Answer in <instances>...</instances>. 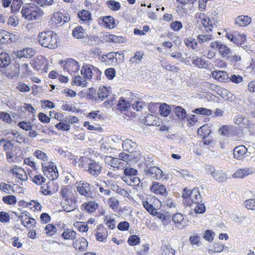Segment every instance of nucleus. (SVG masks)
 <instances>
[{"label":"nucleus","mask_w":255,"mask_h":255,"mask_svg":"<svg viewBox=\"0 0 255 255\" xmlns=\"http://www.w3.org/2000/svg\"><path fill=\"white\" fill-rule=\"evenodd\" d=\"M38 41L43 47L54 49L57 47V35L52 31H44L39 33Z\"/></svg>","instance_id":"1"},{"label":"nucleus","mask_w":255,"mask_h":255,"mask_svg":"<svg viewBox=\"0 0 255 255\" xmlns=\"http://www.w3.org/2000/svg\"><path fill=\"white\" fill-rule=\"evenodd\" d=\"M21 13L28 20L38 19L43 14V12L38 7L34 4H25L23 6Z\"/></svg>","instance_id":"2"},{"label":"nucleus","mask_w":255,"mask_h":255,"mask_svg":"<svg viewBox=\"0 0 255 255\" xmlns=\"http://www.w3.org/2000/svg\"><path fill=\"white\" fill-rule=\"evenodd\" d=\"M182 197L188 206H191L192 204H199L202 201V197L198 188H194L191 191L190 189H184Z\"/></svg>","instance_id":"3"},{"label":"nucleus","mask_w":255,"mask_h":255,"mask_svg":"<svg viewBox=\"0 0 255 255\" xmlns=\"http://www.w3.org/2000/svg\"><path fill=\"white\" fill-rule=\"evenodd\" d=\"M42 171L44 174L49 179L54 180L58 177V170L54 163L51 161L42 163Z\"/></svg>","instance_id":"4"},{"label":"nucleus","mask_w":255,"mask_h":255,"mask_svg":"<svg viewBox=\"0 0 255 255\" xmlns=\"http://www.w3.org/2000/svg\"><path fill=\"white\" fill-rule=\"evenodd\" d=\"M81 73L86 79H90L93 77L98 79L101 74V72L96 67L92 65H85L82 67Z\"/></svg>","instance_id":"5"},{"label":"nucleus","mask_w":255,"mask_h":255,"mask_svg":"<svg viewBox=\"0 0 255 255\" xmlns=\"http://www.w3.org/2000/svg\"><path fill=\"white\" fill-rule=\"evenodd\" d=\"M9 65V68L1 69L0 71H2L5 77L8 79H13L17 78L20 73V65L15 61L14 64Z\"/></svg>","instance_id":"6"},{"label":"nucleus","mask_w":255,"mask_h":255,"mask_svg":"<svg viewBox=\"0 0 255 255\" xmlns=\"http://www.w3.org/2000/svg\"><path fill=\"white\" fill-rule=\"evenodd\" d=\"M210 47L214 49L218 50L223 57L227 58L232 54V51L227 46L217 41L211 42Z\"/></svg>","instance_id":"7"},{"label":"nucleus","mask_w":255,"mask_h":255,"mask_svg":"<svg viewBox=\"0 0 255 255\" xmlns=\"http://www.w3.org/2000/svg\"><path fill=\"white\" fill-rule=\"evenodd\" d=\"M145 176L156 179H160L163 177V172L156 166L147 167L144 169Z\"/></svg>","instance_id":"8"},{"label":"nucleus","mask_w":255,"mask_h":255,"mask_svg":"<svg viewBox=\"0 0 255 255\" xmlns=\"http://www.w3.org/2000/svg\"><path fill=\"white\" fill-rule=\"evenodd\" d=\"M102 169V164L99 161L92 159L88 166L86 171L92 176L97 177L101 173Z\"/></svg>","instance_id":"9"},{"label":"nucleus","mask_w":255,"mask_h":255,"mask_svg":"<svg viewBox=\"0 0 255 255\" xmlns=\"http://www.w3.org/2000/svg\"><path fill=\"white\" fill-rule=\"evenodd\" d=\"M65 70H66L70 74L78 72L80 69V65L75 60L69 58L67 59L65 64L63 65Z\"/></svg>","instance_id":"10"},{"label":"nucleus","mask_w":255,"mask_h":255,"mask_svg":"<svg viewBox=\"0 0 255 255\" xmlns=\"http://www.w3.org/2000/svg\"><path fill=\"white\" fill-rule=\"evenodd\" d=\"M199 19L198 21H200L206 30L211 31L212 28L216 26L215 23H213L212 20H211L208 16H207L204 13H199L196 14Z\"/></svg>","instance_id":"11"},{"label":"nucleus","mask_w":255,"mask_h":255,"mask_svg":"<svg viewBox=\"0 0 255 255\" xmlns=\"http://www.w3.org/2000/svg\"><path fill=\"white\" fill-rule=\"evenodd\" d=\"M77 191L79 194L85 197H91L92 195L91 191L90 185L87 182L81 181L76 187Z\"/></svg>","instance_id":"12"},{"label":"nucleus","mask_w":255,"mask_h":255,"mask_svg":"<svg viewBox=\"0 0 255 255\" xmlns=\"http://www.w3.org/2000/svg\"><path fill=\"white\" fill-rule=\"evenodd\" d=\"M172 220L175 224L176 227L179 229L183 228L187 225L188 221L185 219L183 215L176 213L172 217Z\"/></svg>","instance_id":"13"},{"label":"nucleus","mask_w":255,"mask_h":255,"mask_svg":"<svg viewBox=\"0 0 255 255\" xmlns=\"http://www.w3.org/2000/svg\"><path fill=\"white\" fill-rule=\"evenodd\" d=\"M73 245L76 251L84 252L88 248V243L84 238L81 237L74 242Z\"/></svg>","instance_id":"14"},{"label":"nucleus","mask_w":255,"mask_h":255,"mask_svg":"<svg viewBox=\"0 0 255 255\" xmlns=\"http://www.w3.org/2000/svg\"><path fill=\"white\" fill-rule=\"evenodd\" d=\"M63 210L67 212L74 211L76 208L75 203L73 201L72 196L64 199L61 204Z\"/></svg>","instance_id":"15"},{"label":"nucleus","mask_w":255,"mask_h":255,"mask_svg":"<svg viewBox=\"0 0 255 255\" xmlns=\"http://www.w3.org/2000/svg\"><path fill=\"white\" fill-rule=\"evenodd\" d=\"M150 190L151 192L155 193L156 194H159L163 196H166L167 195V192L165 188V187L160 184L158 182H154L150 187Z\"/></svg>","instance_id":"16"},{"label":"nucleus","mask_w":255,"mask_h":255,"mask_svg":"<svg viewBox=\"0 0 255 255\" xmlns=\"http://www.w3.org/2000/svg\"><path fill=\"white\" fill-rule=\"evenodd\" d=\"M122 146L125 151L129 153H132L136 151L137 147V144L129 139H126L123 141Z\"/></svg>","instance_id":"17"},{"label":"nucleus","mask_w":255,"mask_h":255,"mask_svg":"<svg viewBox=\"0 0 255 255\" xmlns=\"http://www.w3.org/2000/svg\"><path fill=\"white\" fill-rule=\"evenodd\" d=\"M16 58L19 59L22 58H29L34 55V51L30 48H27L22 50H19L13 52Z\"/></svg>","instance_id":"18"},{"label":"nucleus","mask_w":255,"mask_h":255,"mask_svg":"<svg viewBox=\"0 0 255 255\" xmlns=\"http://www.w3.org/2000/svg\"><path fill=\"white\" fill-rule=\"evenodd\" d=\"M21 224L27 228H33L36 224L35 220L28 217L26 214L19 217Z\"/></svg>","instance_id":"19"},{"label":"nucleus","mask_w":255,"mask_h":255,"mask_svg":"<svg viewBox=\"0 0 255 255\" xmlns=\"http://www.w3.org/2000/svg\"><path fill=\"white\" fill-rule=\"evenodd\" d=\"M255 172V169L252 168H244L237 170L233 175L234 178H243Z\"/></svg>","instance_id":"20"},{"label":"nucleus","mask_w":255,"mask_h":255,"mask_svg":"<svg viewBox=\"0 0 255 255\" xmlns=\"http://www.w3.org/2000/svg\"><path fill=\"white\" fill-rule=\"evenodd\" d=\"M247 148L244 145L236 147L234 149V155L237 159H242L247 156Z\"/></svg>","instance_id":"21"},{"label":"nucleus","mask_w":255,"mask_h":255,"mask_svg":"<svg viewBox=\"0 0 255 255\" xmlns=\"http://www.w3.org/2000/svg\"><path fill=\"white\" fill-rule=\"evenodd\" d=\"M12 41L11 34L5 30L0 31V48L4 45Z\"/></svg>","instance_id":"22"},{"label":"nucleus","mask_w":255,"mask_h":255,"mask_svg":"<svg viewBox=\"0 0 255 255\" xmlns=\"http://www.w3.org/2000/svg\"><path fill=\"white\" fill-rule=\"evenodd\" d=\"M11 58L9 54L6 52L0 54V68L2 69L7 68L10 64Z\"/></svg>","instance_id":"23"},{"label":"nucleus","mask_w":255,"mask_h":255,"mask_svg":"<svg viewBox=\"0 0 255 255\" xmlns=\"http://www.w3.org/2000/svg\"><path fill=\"white\" fill-rule=\"evenodd\" d=\"M252 21L251 17L248 15H240L235 19V23L239 26H246Z\"/></svg>","instance_id":"24"},{"label":"nucleus","mask_w":255,"mask_h":255,"mask_svg":"<svg viewBox=\"0 0 255 255\" xmlns=\"http://www.w3.org/2000/svg\"><path fill=\"white\" fill-rule=\"evenodd\" d=\"M11 172L16 178L24 181L27 179L26 174L24 170L20 167L15 166L11 170Z\"/></svg>","instance_id":"25"},{"label":"nucleus","mask_w":255,"mask_h":255,"mask_svg":"<svg viewBox=\"0 0 255 255\" xmlns=\"http://www.w3.org/2000/svg\"><path fill=\"white\" fill-rule=\"evenodd\" d=\"M138 171L137 170L131 167H127L124 171L125 176L122 177V179L125 182L127 181L126 179H129L134 176H137Z\"/></svg>","instance_id":"26"},{"label":"nucleus","mask_w":255,"mask_h":255,"mask_svg":"<svg viewBox=\"0 0 255 255\" xmlns=\"http://www.w3.org/2000/svg\"><path fill=\"white\" fill-rule=\"evenodd\" d=\"M72 35L75 38L79 39L85 38L87 33L82 26H78L73 29Z\"/></svg>","instance_id":"27"},{"label":"nucleus","mask_w":255,"mask_h":255,"mask_svg":"<svg viewBox=\"0 0 255 255\" xmlns=\"http://www.w3.org/2000/svg\"><path fill=\"white\" fill-rule=\"evenodd\" d=\"M102 24L104 26L111 29L116 26V21L112 16H107L103 18Z\"/></svg>","instance_id":"28"},{"label":"nucleus","mask_w":255,"mask_h":255,"mask_svg":"<svg viewBox=\"0 0 255 255\" xmlns=\"http://www.w3.org/2000/svg\"><path fill=\"white\" fill-rule=\"evenodd\" d=\"M105 160L107 164L111 165L112 167L117 168L118 169L120 168V165L121 162L118 158L106 156Z\"/></svg>","instance_id":"29"},{"label":"nucleus","mask_w":255,"mask_h":255,"mask_svg":"<svg viewBox=\"0 0 255 255\" xmlns=\"http://www.w3.org/2000/svg\"><path fill=\"white\" fill-rule=\"evenodd\" d=\"M212 75L213 78L221 82H224L228 78L227 72L220 70L213 71L212 72Z\"/></svg>","instance_id":"30"},{"label":"nucleus","mask_w":255,"mask_h":255,"mask_svg":"<svg viewBox=\"0 0 255 255\" xmlns=\"http://www.w3.org/2000/svg\"><path fill=\"white\" fill-rule=\"evenodd\" d=\"M192 64L199 68H204L206 65V61L205 59L197 56H193L191 59Z\"/></svg>","instance_id":"31"},{"label":"nucleus","mask_w":255,"mask_h":255,"mask_svg":"<svg viewBox=\"0 0 255 255\" xmlns=\"http://www.w3.org/2000/svg\"><path fill=\"white\" fill-rule=\"evenodd\" d=\"M161 255H175V251L169 244L162 245L160 247Z\"/></svg>","instance_id":"32"},{"label":"nucleus","mask_w":255,"mask_h":255,"mask_svg":"<svg viewBox=\"0 0 255 255\" xmlns=\"http://www.w3.org/2000/svg\"><path fill=\"white\" fill-rule=\"evenodd\" d=\"M92 160V159L88 158L87 157L81 156L78 160V165L81 168L86 170Z\"/></svg>","instance_id":"33"},{"label":"nucleus","mask_w":255,"mask_h":255,"mask_svg":"<svg viewBox=\"0 0 255 255\" xmlns=\"http://www.w3.org/2000/svg\"><path fill=\"white\" fill-rule=\"evenodd\" d=\"M215 180L219 182H223L227 179V175L222 170H216L212 176Z\"/></svg>","instance_id":"34"},{"label":"nucleus","mask_w":255,"mask_h":255,"mask_svg":"<svg viewBox=\"0 0 255 255\" xmlns=\"http://www.w3.org/2000/svg\"><path fill=\"white\" fill-rule=\"evenodd\" d=\"M85 210L89 213L94 212L98 208V205L93 201H90L82 205Z\"/></svg>","instance_id":"35"},{"label":"nucleus","mask_w":255,"mask_h":255,"mask_svg":"<svg viewBox=\"0 0 255 255\" xmlns=\"http://www.w3.org/2000/svg\"><path fill=\"white\" fill-rule=\"evenodd\" d=\"M76 233L71 229H66L62 234L61 237L65 240H73L75 238Z\"/></svg>","instance_id":"36"},{"label":"nucleus","mask_w":255,"mask_h":255,"mask_svg":"<svg viewBox=\"0 0 255 255\" xmlns=\"http://www.w3.org/2000/svg\"><path fill=\"white\" fill-rule=\"evenodd\" d=\"M130 107V103L123 98H121L118 104V109L121 111H127Z\"/></svg>","instance_id":"37"},{"label":"nucleus","mask_w":255,"mask_h":255,"mask_svg":"<svg viewBox=\"0 0 255 255\" xmlns=\"http://www.w3.org/2000/svg\"><path fill=\"white\" fill-rule=\"evenodd\" d=\"M107 36L109 41L113 43H123L125 40V38L122 36H117L114 34H109Z\"/></svg>","instance_id":"38"},{"label":"nucleus","mask_w":255,"mask_h":255,"mask_svg":"<svg viewBox=\"0 0 255 255\" xmlns=\"http://www.w3.org/2000/svg\"><path fill=\"white\" fill-rule=\"evenodd\" d=\"M171 111V108L167 104L164 103L159 105V112L161 115L166 117Z\"/></svg>","instance_id":"39"},{"label":"nucleus","mask_w":255,"mask_h":255,"mask_svg":"<svg viewBox=\"0 0 255 255\" xmlns=\"http://www.w3.org/2000/svg\"><path fill=\"white\" fill-rule=\"evenodd\" d=\"M73 83L77 86H82L85 87L87 86V82L86 79H83L79 75L74 77Z\"/></svg>","instance_id":"40"},{"label":"nucleus","mask_w":255,"mask_h":255,"mask_svg":"<svg viewBox=\"0 0 255 255\" xmlns=\"http://www.w3.org/2000/svg\"><path fill=\"white\" fill-rule=\"evenodd\" d=\"M110 91L108 88L106 87H101L98 92V96L102 100H104L105 98H107L110 94Z\"/></svg>","instance_id":"41"},{"label":"nucleus","mask_w":255,"mask_h":255,"mask_svg":"<svg viewBox=\"0 0 255 255\" xmlns=\"http://www.w3.org/2000/svg\"><path fill=\"white\" fill-rule=\"evenodd\" d=\"M62 16V12H57L54 13L52 17V20L56 22L57 26L63 25Z\"/></svg>","instance_id":"42"},{"label":"nucleus","mask_w":255,"mask_h":255,"mask_svg":"<svg viewBox=\"0 0 255 255\" xmlns=\"http://www.w3.org/2000/svg\"><path fill=\"white\" fill-rule=\"evenodd\" d=\"M20 71L22 75L25 77L32 74V71L30 70L28 65L26 63L20 65Z\"/></svg>","instance_id":"43"},{"label":"nucleus","mask_w":255,"mask_h":255,"mask_svg":"<svg viewBox=\"0 0 255 255\" xmlns=\"http://www.w3.org/2000/svg\"><path fill=\"white\" fill-rule=\"evenodd\" d=\"M34 155L38 159H40L44 162H48V157L45 153L40 150H36L34 153Z\"/></svg>","instance_id":"44"},{"label":"nucleus","mask_w":255,"mask_h":255,"mask_svg":"<svg viewBox=\"0 0 255 255\" xmlns=\"http://www.w3.org/2000/svg\"><path fill=\"white\" fill-rule=\"evenodd\" d=\"M15 88L21 92H28L30 91L29 87L22 82H17L15 85Z\"/></svg>","instance_id":"45"},{"label":"nucleus","mask_w":255,"mask_h":255,"mask_svg":"<svg viewBox=\"0 0 255 255\" xmlns=\"http://www.w3.org/2000/svg\"><path fill=\"white\" fill-rule=\"evenodd\" d=\"M2 201L6 204L13 205L16 204L17 200L13 195H8L4 196L2 198Z\"/></svg>","instance_id":"46"},{"label":"nucleus","mask_w":255,"mask_h":255,"mask_svg":"<svg viewBox=\"0 0 255 255\" xmlns=\"http://www.w3.org/2000/svg\"><path fill=\"white\" fill-rule=\"evenodd\" d=\"M78 17L83 21H87L91 19V13L86 10H83L78 13Z\"/></svg>","instance_id":"47"},{"label":"nucleus","mask_w":255,"mask_h":255,"mask_svg":"<svg viewBox=\"0 0 255 255\" xmlns=\"http://www.w3.org/2000/svg\"><path fill=\"white\" fill-rule=\"evenodd\" d=\"M175 114L180 119H184L187 117L185 110L181 107H177L175 109Z\"/></svg>","instance_id":"48"},{"label":"nucleus","mask_w":255,"mask_h":255,"mask_svg":"<svg viewBox=\"0 0 255 255\" xmlns=\"http://www.w3.org/2000/svg\"><path fill=\"white\" fill-rule=\"evenodd\" d=\"M225 37L231 42L236 44L237 45H241V42H239L238 40H237V32H235L234 33H227L225 35Z\"/></svg>","instance_id":"49"},{"label":"nucleus","mask_w":255,"mask_h":255,"mask_svg":"<svg viewBox=\"0 0 255 255\" xmlns=\"http://www.w3.org/2000/svg\"><path fill=\"white\" fill-rule=\"evenodd\" d=\"M156 117L152 115H148L145 117L144 124L147 126H154L156 125Z\"/></svg>","instance_id":"50"},{"label":"nucleus","mask_w":255,"mask_h":255,"mask_svg":"<svg viewBox=\"0 0 255 255\" xmlns=\"http://www.w3.org/2000/svg\"><path fill=\"white\" fill-rule=\"evenodd\" d=\"M55 127L58 129L63 131H68L70 128V125L67 123L65 122L64 120L56 124Z\"/></svg>","instance_id":"51"},{"label":"nucleus","mask_w":255,"mask_h":255,"mask_svg":"<svg viewBox=\"0 0 255 255\" xmlns=\"http://www.w3.org/2000/svg\"><path fill=\"white\" fill-rule=\"evenodd\" d=\"M46 234L47 236H53L56 232V228L52 224H48L45 227Z\"/></svg>","instance_id":"52"},{"label":"nucleus","mask_w":255,"mask_h":255,"mask_svg":"<svg viewBox=\"0 0 255 255\" xmlns=\"http://www.w3.org/2000/svg\"><path fill=\"white\" fill-rule=\"evenodd\" d=\"M193 112L197 114L206 116H210L212 114L211 110L204 108H196L193 111Z\"/></svg>","instance_id":"53"},{"label":"nucleus","mask_w":255,"mask_h":255,"mask_svg":"<svg viewBox=\"0 0 255 255\" xmlns=\"http://www.w3.org/2000/svg\"><path fill=\"white\" fill-rule=\"evenodd\" d=\"M108 204L110 207L114 210H117L119 207V202L118 200L115 198H110L108 201Z\"/></svg>","instance_id":"54"},{"label":"nucleus","mask_w":255,"mask_h":255,"mask_svg":"<svg viewBox=\"0 0 255 255\" xmlns=\"http://www.w3.org/2000/svg\"><path fill=\"white\" fill-rule=\"evenodd\" d=\"M109 7L112 10L117 11L120 9L121 4L115 0H109L107 1Z\"/></svg>","instance_id":"55"},{"label":"nucleus","mask_w":255,"mask_h":255,"mask_svg":"<svg viewBox=\"0 0 255 255\" xmlns=\"http://www.w3.org/2000/svg\"><path fill=\"white\" fill-rule=\"evenodd\" d=\"M0 190L7 194H9L10 190L14 192L13 187L11 185L7 184L4 182L0 183Z\"/></svg>","instance_id":"56"},{"label":"nucleus","mask_w":255,"mask_h":255,"mask_svg":"<svg viewBox=\"0 0 255 255\" xmlns=\"http://www.w3.org/2000/svg\"><path fill=\"white\" fill-rule=\"evenodd\" d=\"M126 180H127L126 182L130 186H137L140 183V179L136 176H134L129 179H126Z\"/></svg>","instance_id":"57"},{"label":"nucleus","mask_w":255,"mask_h":255,"mask_svg":"<svg viewBox=\"0 0 255 255\" xmlns=\"http://www.w3.org/2000/svg\"><path fill=\"white\" fill-rule=\"evenodd\" d=\"M132 108L136 111H141L143 107L146 106V104L142 101H137L131 105Z\"/></svg>","instance_id":"58"},{"label":"nucleus","mask_w":255,"mask_h":255,"mask_svg":"<svg viewBox=\"0 0 255 255\" xmlns=\"http://www.w3.org/2000/svg\"><path fill=\"white\" fill-rule=\"evenodd\" d=\"M18 126L26 131L31 129L32 125L30 122L22 121L18 124Z\"/></svg>","instance_id":"59"},{"label":"nucleus","mask_w":255,"mask_h":255,"mask_svg":"<svg viewBox=\"0 0 255 255\" xmlns=\"http://www.w3.org/2000/svg\"><path fill=\"white\" fill-rule=\"evenodd\" d=\"M22 3L21 0H13L11 5V11L14 12L19 10Z\"/></svg>","instance_id":"60"},{"label":"nucleus","mask_w":255,"mask_h":255,"mask_svg":"<svg viewBox=\"0 0 255 255\" xmlns=\"http://www.w3.org/2000/svg\"><path fill=\"white\" fill-rule=\"evenodd\" d=\"M184 42L186 46L193 49H195L197 47L198 44L195 39L192 40L189 39H185L184 40Z\"/></svg>","instance_id":"61"},{"label":"nucleus","mask_w":255,"mask_h":255,"mask_svg":"<svg viewBox=\"0 0 255 255\" xmlns=\"http://www.w3.org/2000/svg\"><path fill=\"white\" fill-rule=\"evenodd\" d=\"M99 144L100 150L104 153L107 152L111 148L109 145L108 143L105 141L104 139H102L100 141Z\"/></svg>","instance_id":"62"},{"label":"nucleus","mask_w":255,"mask_h":255,"mask_svg":"<svg viewBox=\"0 0 255 255\" xmlns=\"http://www.w3.org/2000/svg\"><path fill=\"white\" fill-rule=\"evenodd\" d=\"M140 238L136 236L132 235L129 237L128 242L130 246H135L139 243Z\"/></svg>","instance_id":"63"},{"label":"nucleus","mask_w":255,"mask_h":255,"mask_svg":"<svg viewBox=\"0 0 255 255\" xmlns=\"http://www.w3.org/2000/svg\"><path fill=\"white\" fill-rule=\"evenodd\" d=\"M45 179L40 174H36L32 178V181L37 185H41L45 182Z\"/></svg>","instance_id":"64"}]
</instances>
